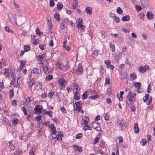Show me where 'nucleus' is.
<instances>
[{"instance_id":"obj_52","label":"nucleus","mask_w":155,"mask_h":155,"mask_svg":"<svg viewBox=\"0 0 155 155\" xmlns=\"http://www.w3.org/2000/svg\"><path fill=\"white\" fill-rule=\"evenodd\" d=\"M89 120H85L84 119H83L82 120V122L83 124L84 125H86L88 124V122Z\"/></svg>"},{"instance_id":"obj_40","label":"nucleus","mask_w":155,"mask_h":155,"mask_svg":"<svg viewBox=\"0 0 155 155\" xmlns=\"http://www.w3.org/2000/svg\"><path fill=\"white\" fill-rule=\"evenodd\" d=\"M104 69L103 68V66H101V69H100V74H101L100 77H103V74H104Z\"/></svg>"},{"instance_id":"obj_15","label":"nucleus","mask_w":155,"mask_h":155,"mask_svg":"<svg viewBox=\"0 0 155 155\" xmlns=\"http://www.w3.org/2000/svg\"><path fill=\"white\" fill-rule=\"evenodd\" d=\"M46 55V54H44L42 55L38 56L37 58L38 60V61H41L45 58Z\"/></svg>"},{"instance_id":"obj_54","label":"nucleus","mask_w":155,"mask_h":155,"mask_svg":"<svg viewBox=\"0 0 155 155\" xmlns=\"http://www.w3.org/2000/svg\"><path fill=\"white\" fill-rule=\"evenodd\" d=\"M120 52H116L115 54V58L116 60H118L119 58L120 57Z\"/></svg>"},{"instance_id":"obj_60","label":"nucleus","mask_w":155,"mask_h":155,"mask_svg":"<svg viewBox=\"0 0 155 155\" xmlns=\"http://www.w3.org/2000/svg\"><path fill=\"white\" fill-rule=\"evenodd\" d=\"M56 138L58 140L60 141L62 140V138L61 136L59 134H57L56 136Z\"/></svg>"},{"instance_id":"obj_32","label":"nucleus","mask_w":155,"mask_h":155,"mask_svg":"<svg viewBox=\"0 0 155 155\" xmlns=\"http://www.w3.org/2000/svg\"><path fill=\"white\" fill-rule=\"evenodd\" d=\"M30 47L29 45H26L24 46V50L27 52L30 50Z\"/></svg>"},{"instance_id":"obj_33","label":"nucleus","mask_w":155,"mask_h":155,"mask_svg":"<svg viewBox=\"0 0 155 155\" xmlns=\"http://www.w3.org/2000/svg\"><path fill=\"white\" fill-rule=\"evenodd\" d=\"M34 80L33 79H31L28 85V88H29V89L31 88V87L34 84Z\"/></svg>"},{"instance_id":"obj_31","label":"nucleus","mask_w":155,"mask_h":155,"mask_svg":"<svg viewBox=\"0 0 155 155\" xmlns=\"http://www.w3.org/2000/svg\"><path fill=\"white\" fill-rule=\"evenodd\" d=\"M65 21L64 20H61V23L60 24V28L62 29H64L65 25H64Z\"/></svg>"},{"instance_id":"obj_13","label":"nucleus","mask_w":155,"mask_h":155,"mask_svg":"<svg viewBox=\"0 0 155 155\" xmlns=\"http://www.w3.org/2000/svg\"><path fill=\"white\" fill-rule=\"evenodd\" d=\"M130 17L128 15L123 16L122 18V20L123 21H128L130 19Z\"/></svg>"},{"instance_id":"obj_26","label":"nucleus","mask_w":155,"mask_h":155,"mask_svg":"<svg viewBox=\"0 0 155 155\" xmlns=\"http://www.w3.org/2000/svg\"><path fill=\"white\" fill-rule=\"evenodd\" d=\"M57 9L59 10H61L63 7V5L60 2L57 3Z\"/></svg>"},{"instance_id":"obj_62","label":"nucleus","mask_w":155,"mask_h":155,"mask_svg":"<svg viewBox=\"0 0 155 155\" xmlns=\"http://www.w3.org/2000/svg\"><path fill=\"white\" fill-rule=\"evenodd\" d=\"M130 109L132 111H135V106L134 104H131L130 107Z\"/></svg>"},{"instance_id":"obj_18","label":"nucleus","mask_w":155,"mask_h":155,"mask_svg":"<svg viewBox=\"0 0 155 155\" xmlns=\"http://www.w3.org/2000/svg\"><path fill=\"white\" fill-rule=\"evenodd\" d=\"M110 48V50L112 52H114L115 51V47L114 44H112L111 43H109Z\"/></svg>"},{"instance_id":"obj_30","label":"nucleus","mask_w":155,"mask_h":155,"mask_svg":"<svg viewBox=\"0 0 155 155\" xmlns=\"http://www.w3.org/2000/svg\"><path fill=\"white\" fill-rule=\"evenodd\" d=\"M57 66H58L59 68H60V69L62 70L64 68V65L62 64V63H57Z\"/></svg>"},{"instance_id":"obj_3","label":"nucleus","mask_w":155,"mask_h":155,"mask_svg":"<svg viewBox=\"0 0 155 155\" xmlns=\"http://www.w3.org/2000/svg\"><path fill=\"white\" fill-rule=\"evenodd\" d=\"M58 83L59 84V89L60 90H63L65 88L66 81L63 78L59 79L58 81Z\"/></svg>"},{"instance_id":"obj_21","label":"nucleus","mask_w":155,"mask_h":155,"mask_svg":"<svg viewBox=\"0 0 155 155\" xmlns=\"http://www.w3.org/2000/svg\"><path fill=\"white\" fill-rule=\"evenodd\" d=\"M74 97L75 99L76 100H78L79 99L80 95L79 94L78 92L77 91L75 92Z\"/></svg>"},{"instance_id":"obj_42","label":"nucleus","mask_w":155,"mask_h":155,"mask_svg":"<svg viewBox=\"0 0 155 155\" xmlns=\"http://www.w3.org/2000/svg\"><path fill=\"white\" fill-rule=\"evenodd\" d=\"M124 92L123 91H121L120 92V97H118L117 95V97L118 98V100L120 101H121L122 99V95H123V94H124Z\"/></svg>"},{"instance_id":"obj_36","label":"nucleus","mask_w":155,"mask_h":155,"mask_svg":"<svg viewBox=\"0 0 155 155\" xmlns=\"http://www.w3.org/2000/svg\"><path fill=\"white\" fill-rule=\"evenodd\" d=\"M14 96V91L13 89H12L10 90V92L9 93V97L11 99Z\"/></svg>"},{"instance_id":"obj_20","label":"nucleus","mask_w":155,"mask_h":155,"mask_svg":"<svg viewBox=\"0 0 155 155\" xmlns=\"http://www.w3.org/2000/svg\"><path fill=\"white\" fill-rule=\"evenodd\" d=\"M77 27L82 25V20L81 18H78L77 20Z\"/></svg>"},{"instance_id":"obj_41","label":"nucleus","mask_w":155,"mask_h":155,"mask_svg":"<svg viewBox=\"0 0 155 155\" xmlns=\"http://www.w3.org/2000/svg\"><path fill=\"white\" fill-rule=\"evenodd\" d=\"M18 120V119L16 118H14L13 119L12 122V123L14 125L17 124Z\"/></svg>"},{"instance_id":"obj_61","label":"nucleus","mask_w":155,"mask_h":155,"mask_svg":"<svg viewBox=\"0 0 155 155\" xmlns=\"http://www.w3.org/2000/svg\"><path fill=\"white\" fill-rule=\"evenodd\" d=\"M3 82H1L0 84V91H2L4 88Z\"/></svg>"},{"instance_id":"obj_59","label":"nucleus","mask_w":155,"mask_h":155,"mask_svg":"<svg viewBox=\"0 0 155 155\" xmlns=\"http://www.w3.org/2000/svg\"><path fill=\"white\" fill-rule=\"evenodd\" d=\"M12 104L14 106H16L17 105L16 101L15 100H13L12 102Z\"/></svg>"},{"instance_id":"obj_43","label":"nucleus","mask_w":155,"mask_h":155,"mask_svg":"<svg viewBox=\"0 0 155 155\" xmlns=\"http://www.w3.org/2000/svg\"><path fill=\"white\" fill-rule=\"evenodd\" d=\"M53 78L52 75H48L46 77V80L47 81H49L51 80Z\"/></svg>"},{"instance_id":"obj_49","label":"nucleus","mask_w":155,"mask_h":155,"mask_svg":"<svg viewBox=\"0 0 155 155\" xmlns=\"http://www.w3.org/2000/svg\"><path fill=\"white\" fill-rule=\"evenodd\" d=\"M104 62L105 64L107 65V67L110 64L111 61L109 60H105Z\"/></svg>"},{"instance_id":"obj_47","label":"nucleus","mask_w":155,"mask_h":155,"mask_svg":"<svg viewBox=\"0 0 155 155\" xmlns=\"http://www.w3.org/2000/svg\"><path fill=\"white\" fill-rule=\"evenodd\" d=\"M125 125V124L124 123H119V121H118L117 122V125L119 127H120L121 128V127H122L124 126Z\"/></svg>"},{"instance_id":"obj_25","label":"nucleus","mask_w":155,"mask_h":155,"mask_svg":"<svg viewBox=\"0 0 155 155\" xmlns=\"http://www.w3.org/2000/svg\"><path fill=\"white\" fill-rule=\"evenodd\" d=\"M54 17L57 21L58 22L60 21V15L59 13L57 12L55 13Z\"/></svg>"},{"instance_id":"obj_63","label":"nucleus","mask_w":155,"mask_h":155,"mask_svg":"<svg viewBox=\"0 0 155 155\" xmlns=\"http://www.w3.org/2000/svg\"><path fill=\"white\" fill-rule=\"evenodd\" d=\"M103 116L104 117L105 120H107L109 119V116L108 115L105 114L104 113L103 114Z\"/></svg>"},{"instance_id":"obj_24","label":"nucleus","mask_w":155,"mask_h":155,"mask_svg":"<svg viewBox=\"0 0 155 155\" xmlns=\"http://www.w3.org/2000/svg\"><path fill=\"white\" fill-rule=\"evenodd\" d=\"M78 6V1L76 0H74L73 2L72 6L75 9Z\"/></svg>"},{"instance_id":"obj_17","label":"nucleus","mask_w":155,"mask_h":155,"mask_svg":"<svg viewBox=\"0 0 155 155\" xmlns=\"http://www.w3.org/2000/svg\"><path fill=\"white\" fill-rule=\"evenodd\" d=\"M74 148H75V150L77 151H79V152H81L82 150L81 148L80 147L77 145H74L73 146Z\"/></svg>"},{"instance_id":"obj_5","label":"nucleus","mask_w":155,"mask_h":155,"mask_svg":"<svg viewBox=\"0 0 155 155\" xmlns=\"http://www.w3.org/2000/svg\"><path fill=\"white\" fill-rule=\"evenodd\" d=\"M76 110L78 112H80L82 110L81 105L83 103L81 101L78 102H75Z\"/></svg>"},{"instance_id":"obj_50","label":"nucleus","mask_w":155,"mask_h":155,"mask_svg":"<svg viewBox=\"0 0 155 155\" xmlns=\"http://www.w3.org/2000/svg\"><path fill=\"white\" fill-rule=\"evenodd\" d=\"M87 91H85L84 94L82 95V98L83 99H85L87 97V95L86 93H87Z\"/></svg>"},{"instance_id":"obj_48","label":"nucleus","mask_w":155,"mask_h":155,"mask_svg":"<svg viewBox=\"0 0 155 155\" xmlns=\"http://www.w3.org/2000/svg\"><path fill=\"white\" fill-rule=\"evenodd\" d=\"M82 133H79L77 134L75 137V138L77 139H79L82 137Z\"/></svg>"},{"instance_id":"obj_19","label":"nucleus","mask_w":155,"mask_h":155,"mask_svg":"<svg viewBox=\"0 0 155 155\" xmlns=\"http://www.w3.org/2000/svg\"><path fill=\"white\" fill-rule=\"evenodd\" d=\"M26 62L25 61H21V64L18 68V69L19 70H21L22 69L23 67L25 65Z\"/></svg>"},{"instance_id":"obj_64","label":"nucleus","mask_w":155,"mask_h":155,"mask_svg":"<svg viewBox=\"0 0 155 155\" xmlns=\"http://www.w3.org/2000/svg\"><path fill=\"white\" fill-rule=\"evenodd\" d=\"M61 110L64 113L66 114L67 113V111L65 108L64 107H62L61 108Z\"/></svg>"},{"instance_id":"obj_16","label":"nucleus","mask_w":155,"mask_h":155,"mask_svg":"<svg viewBox=\"0 0 155 155\" xmlns=\"http://www.w3.org/2000/svg\"><path fill=\"white\" fill-rule=\"evenodd\" d=\"M134 132L136 133H137L139 132V129L138 127V124L137 123H136L134 126Z\"/></svg>"},{"instance_id":"obj_56","label":"nucleus","mask_w":155,"mask_h":155,"mask_svg":"<svg viewBox=\"0 0 155 155\" xmlns=\"http://www.w3.org/2000/svg\"><path fill=\"white\" fill-rule=\"evenodd\" d=\"M22 110H23L24 114L25 115H27V111L25 107H22Z\"/></svg>"},{"instance_id":"obj_37","label":"nucleus","mask_w":155,"mask_h":155,"mask_svg":"<svg viewBox=\"0 0 155 155\" xmlns=\"http://www.w3.org/2000/svg\"><path fill=\"white\" fill-rule=\"evenodd\" d=\"M117 12L119 14H122L123 11L120 7H118L117 8Z\"/></svg>"},{"instance_id":"obj_58","label":"nucleus","mask_w":155,"mask_h":155,"mask_svg":"<svg viewBox=\"0 0 155 155\" xmlns=\"http://www.w3.org/2000/svg\"><path fill=\"white\" fill-rule=\"evenodd\" d=\"M39 48L41 50H43L46 47V46L45 45H43L41 44H40L39 46Z\"/></svg>"},{"instance_id":"obj_27","label":"nucleus","mask_w":155,"mask_h":155,"mask_svg":"<svg viewBox=\"0 0 155 155\" xmlns=\"http://www.w3.org/2000/svg\"><path fill=\"white\" fill-rule=\"evenodd\" d=\"M40 70L37 68H33V71H32V73H33L36 74H38L40 72Z\"/></svg>"},{"instance_id":"obj_23","label":"nucleus","mask_w":155,"mask_h":155,"mask_svg":"<svg viewBox=\"0 0 155 155\" xmlns=\"http://www.w3.org/2000/svg\"><path fill=\"white\" fill-rule=\"evenodd\" d=\"M44 112V114H46L48 115L50 117H52V111H47L45 110H43Z\"/></svg>"},{"instance_id":"obj_9","label":"nucleus","mask_w":155,"mask_h":155,"mask_svg":"<svg viewBox=\"0 0 155 155\" xmlns=\"http://www.w3.org/2000/svg\"><path fill=\"white\" fill-rule=\"evenodd\" d=\"M50 128L52 131V134L53 135H55L56 134V128L54 126V124H51L50 125Z\"/></svg>"},{"instance_id":"obj_8","label":"nucleus","mask_w":155,"mask_h":155,"mask_svg":"<svg viewBox=\"0 0 155 155\" xmlns=\"http://www.w3.org/2000/svg\"><path fill=\"white\" fill-rule=\"evenodd\" d=\"M36 86H35L34 90L36 89L37 91L41 90L42 88V84L40 82H37L36 84Z\"/></svg>"},{"instance_id":"obj_35","label":"nucleus","mask_w":155,"mask_h":155,"mask_svg":"<svg viewBox=\"0 0 155 155\" xmlns=\"http://www.w3.org/2000/svg\"><path fill=\"white\" fill-rule=\"evenodd\" d=\"M141 84V83L139 82H137L134 83V86L136 88H138V90L140 89Z\"/></svg>"},{"instance_id":"obj_1","label":"nucleus","mask_w":155,"mask_h":155,"mask_svg":"<svg viewBox=\"0 0 155 155\" xmlns=\"http://www.w3.org/2000/svg\"><path fill=\"white\" fill-rule=\"evenodd\" d=\"M136 93H134L129 91L128 94L127 95L126 98V106L127 107L129 106L128 101L130 104H134L135 101H136Z\"/></svg>"},{"instance_id":"obj_55","label":"nucleus","mask_w":155,"mask_h":155,"mask_svg":"<svg viewBox=\"0 0 155 155\" xmlns=\"http://www.w3.org/2000/svg\"><path fill=\"white\" fill-rule=\"evenodd\" d=\"M78 28H80V30L81 31H84V29L85 28V26L84 25H82L78 27Z\"/></svg>"},{"instance_id":"obj_51","label":"nucleus","mask_w":155,"mask_h":155,"mask_svg":"<svg viewBox=\"0 0 155 155\" xmlns=\"http://www.w3.org/2000/svg\"><path fill=\"white\" fill-rule=\"evenodd\" d=\"M50 4L49 6L50 7H52L54 6V3L53 0H50L49 1Z\"/></svg>"},{"instance_id":"obj_39","label":"nucleus","mask_w":155,"mask_h":155,"mask_svg":"<svg viewBox=\"0 0 155 155\" xmlns=\"http://www.w3.org/2000/svg\"><path fill=\"white\" fill-rule=\"evenodd\" d=\"M149 95L148 94H146L145 96L143 97V100L144 102H146L147 101L148 98H149Z\"/></svg>"},{"instance_id":"obj_34","label":"nucleus","mask_w":155,"mask_h":155,"mask_svg":"<svg viewBox=\"0 0 155 155\" xmlns=\"http://www.w3.org/2000/svg\"><path fill=\"white\" fill-rule=\"evenodd\" d=\"M138 70L139 72L144 73L146 71V70L144 69L143 66L139 67L138 68Z\"/></svg>"},{"instance_id":"obj_28","label":"nucleus","mask_w":155,"mask_h":155,"mask_svg":"<svg viewBox=\"0 0 155 155\" xmlns=\"http://www.w3.org/2000/svg\"><path fill=\"white\" fill-rule=\"evenodd\" d=\"M83 129L84 130H91L92 129L91 127L87 124L85 125L84 127L83 128Z\"/></svg>"},{"instance_id":"obj_6","label":"nucleus","mask_w":155,"mask_h":155,"mask_svg":"<svg viewBox=\"0 0 155 155\" xmlns=\"http://www.w3.org/2000/svg\"><path fill=\"white\" fill-rule=\"evenodd\" d=\"M93 128L97 131H100L101 129L100 124L97 122H94L92 124Z\"/></svg>"},{"instance_id":"obj_22","label":"nucleus","mask_w":155,"mask_h":155,"mask_svg":"<svg viewBox=\"0 0 155 155\" xmlns=\"http://www.w3.org/2000/svg\"><path fill=\"white\" fill-rule=\"evenodd\" d=\"M13 141H10L9 142V146L10 148L12 150H14L15 149V146L12 143Z\"/></svg>"},{"instance_id":"obj_2","label":"nucleus","mask_w":155,"mask_h":155,"mask_svg":"<svg viewBox=\"0 0 155 155\" xmlns=\"http://www.w3.org/2000/svg\"><path fill=\"white\" fill-rule=\"evenodd\" d=\"M43 68L44 72L45 74H48L51 72V69L49 66L48 62L47 61H45L42 62Z\"/></svg>"},{"instance_id":"obj_29","label":"nucleus","mask_w":155,"mask_h":155,"mask_svg":"<svg viewBox=\"0 0 155 155\" xmlns=\"http://www.w3.org/2000/svg\"><path fill=\"white\" fill-rule=\"evenodd\" d=\"M3 121L4 122V124L5 125H8L10 124L9 122V120L6 118H4L3 119Z\"/></svg>"},{"instance_id":"obj_7","label":"nucleus","mask_w":155,"mask_h":155,"mask_svg":"<svg viewBox=\"0 0 155 155\" xmlns=\"http://www.w3.org/2000/svg\"><path fill=\"white\" fill-rule=\"evenodd\" d=\"M83 70V69L82 65L79 64L78 68L75 71V73L77 74H80L82 73Z\"/></svg>"},{"instance_id":"obj_4","label":"nucleus","mask_w":155,"mask_h":155,"mask_svg":"<svg viewBox=\"0 0 155 155\" xmlns=\"http://www.w3.org/2000/svg\"><path fill=\"white\" fill-rule=\"evenodd\" d=\"M42 109L43 107L42 106H40V105H36L34 109L35 111L34 113L37 114H40L42 112L41 110Z\"/></svg>"},{"instance_id":"obj_57","label":"nucleus","mask_w":155,"mask_h":155,"mask_svg":"<svg viewBox=\"0 0 155 155\" xmlns=\"http://www.w3.org/2000/svg\"><path fill=\"white\" fill-rule=\"evenodd\" d=\"M114 19H113L116 22H119L120 21L119 18L116 16L114 18Z\"/></svg>"},{"instance_id":"obj_10","label":"nucleus","mask_w":155,"mask_h":155,"mask_svg":"<svg viewBox=\"0 0 155 155\" xmlns=\"http://www.w3.org/2000/svg\"><path fill=\"white\" fill-rule=\"evenodd\" d=\"M141 2L143 6L146 8L147 7L148 5L147 0H141Z\"/></svg>"},{"instance_id":"obj_11","label":"nucleus","mask_w":155,"mask_h":155,"mask_svg":"<svg viewBox=\"0 0 155 155\" xmlns=\"http://www.w3.org/2000/svg\"><path fill=\"white\" fill-rule=\"evenodd\" d=\"M99 51L97 50H94L91 54L93 58L96 57L98 55Z\"/></svg>"},{"instance_id":"obj_44","label":"nucleus","mask_w":155,"mask_h":155,"mask_svg":"<svg viewBox=\"0 0 155 155\" xmlns=\"http://www.w3.org/2000/svg\"><path fill=\"white\" fill-rule=\"evenodd\" d=\"M136 10L138 12L142 10V7L141 6L138 5H135Z\"/></svg>"},{"instance_id":"obj_38","label":"nucleus","mask_w":155,"mask_h":155,"mask_svg":"<svg viewBox=\"0 0 155 155\" xmlns=\"http://www.w3.org/2000/svg\"><path fill=\"white\" fill-rule=\"evenodd\" d=\"M130 76L131 78L133 80L135 79L137 77L136 74L134 72L131 73L130 74Z\"/></svg>"},{"instance_id":"obj_14","label":"nucleus","mask_w":155,"mask_h":155,"mask_svg":"<svg viewBox=\"0 0 155 155\" xmlns=\"http://www.w3.org/2000/svg\"><path fill=\"white\" fill-rule=\"evenodd\" d=\"M146 16L148 19H152L153 17V14L151 12H148Z\"/></svg>"},{"instance_id":"obj_53","label":"nucleus","mask_w":155,"mask_h":155,"mask_svg":"<svg viewBox=\"0 0 155 155\" xmlns=\"http://www.w3.org/2000/svg\"><path fill=\"white\" fill-rule=\"evenodd\" d=\"M140 143H142V145L144 146L146 144L147 141L145 139H143L140 141Z\"/></svg>"},{"instance_id":"obj_12","label":"nucleus","mask_w":155,"mask_h":155,"mask_svg":"<svg viewBox=\"0 0 155 155\" xmlns=\"http://www.w3.org/2000/svg\"><path fill=\"white\" fill-rule=\"evenodd\" d=\"M92 9L91 8L88 7L85 8V11L86 13L90 15L92 14Z\"/></svg>"},{"instance_id":"obj_45","label":"nucleus","mask_w":155,"mask_h":155,"mask_svg":"<svg viewBox=\"0 0 155 155\" xmlns=\"http://www.w3.org/2000/svg\"><path fill=\"white\" fill-rule=\"evenodd\" d=\"M34 98L32 97H28V98H26V101L28 102L29 103L30 102L32 101H33Z\"/></svg>"},{"instance_id":"obj_46","label":"nucleus","mask_w":155,"mask_h":155,"mask_svg":"<svg viewBox=\"0 0 155 155\" xmlns=\"http://www.w3.org/2000/svg\"><path fill=\"white\" fill-rule=\"evenodd\" d=\"M100 138L98 137H96L94 140V141L93 142V144L94 145L98 142Z\"/></svg>"}]
</instances>
